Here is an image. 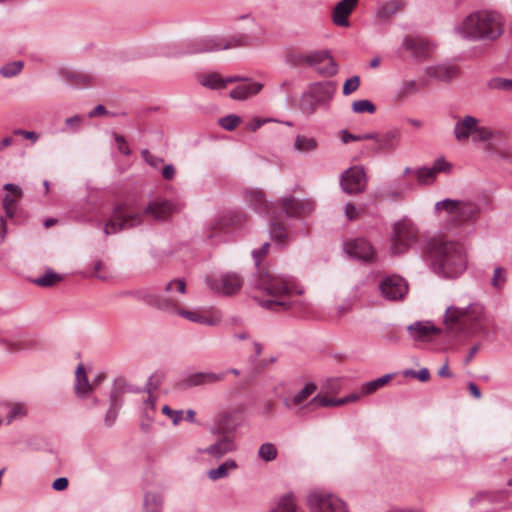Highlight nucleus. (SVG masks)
<instances>
[{
  "instance_id": "62",
  "label": "nucleus",
  "mask_w": 512,
  "mask_h": 512,
  "mask_svg": "<svg viewBox=\"0 0 512 512\" xmlns=\"http://www.w3.org/2000/svg\"><path fill=\"white\" fill-rule=\"evenodd\" d=\"M141 156L145 162L153 168H158L159 165L164 162L163 158L151 154L148 149H143L141 151Z\"/></svg>"
},
{
  "instance_id": "35",
  "label": "nucleus",
  "mask_w": 512,
  "mask_h": 512,
  "mask_svg": "<svg viewBox=\"0 0 512 512\" xmlns=\"http://www.w3.org/2000/svg\"><path fill=\"white\" fill-rule=\"evenodd\" d=\"M269 233L277 242L283 241L287 235L284 223L272 215L270 217Z\"/></svg>"
},
{
  "instance_id": "56",
  "label": "nucleus",
  "mask_w": 512,
  "mask_h": 512,
  "mask_svg": "<svg viewBox=\"0 0 512 512\" xmlns=\"http://www.w3.org/2000/svg\"><path fill=\"white\" fill-rule=\"evenodd\" d=\"M20 199L13 197L11 194L5 195L2 204L7 217L12 218L14 216L18 200Z\"/></svg>"
},
{
  "instance_id": "40",
  "label": "nucleus",
  "mask_w": 512,
  "mask_h": 512,
  "mask_svg": "<svg viewBox=\"0 0 512 512\" xmlns=\"http://www.w3.org/2000/svg\"><path fill=\"white\" fill-rule=\"evenodd\" d=\"M498 496L499 492L480 491L470 498L469 504L474 507L481 502L495 503L498 501Z\"/></svg>"
},
{
  "instance_id": "42",
  "label": "nucleus",
  "mask_w": 512,
  "mask_h": 512,
  "mask_svg": "<svg viewBox=\"0 0 512 512\" xmlns=\"http://www.w3.org/2000/svg\"><path fill=\"white\" fill-rule=\"evenodd\" d=\"M161 497L156 493H146L144 497L145 512H161Z\"/></svg>"
},
{
  "instance_id": "34",
  "label": "nucleus",
  "mask_w": 512,
  "mask_h": 512,
  "mask_svg": "<svg viewBox=\"0 0 512 512\" xmlns=\"http://www.w3.org/2000/svg\"><path fill=\"white\" fill-rule=\"evenodd\" d=\"M460 204H461L460 200H453L450 198H446L442 201L436 202L435 210H437V211L444 210L451 217L453 222L455 223Z\"/></svg>"
},
{
  "instance_id": "54",
  "label": "nucleus",
  "mask_w": 512,
  "mask_h": 512,
  "mask_svg": "<svg viewBox=\"0 0 512 512\" xmlns=\"http://www.w3.org/2000/svg\"><path fill=\"white\" fill-rule=\"evenodd\" d=\"M488 87L494 90L510 91L512 90V80L500 77L492 78L488 82Z\"/></svg>"
},
{
  "instance_id": "19",
  "label": "nucleus",
  "mask_w": 512,
  "mask_h": 512,
  "mask_svg": "<svg viewBox=\"0 0 512 512\" xmlns=\"http://www.w3.org/2000/svg\"><path fill=\"white\" fill-rule=\"evenodd\" d=\"M236 449L237 446L234 442L233 437L224 435L221 438H219L215 443L201 450V452L210 455L216 460H219L227 453L234 452Z\"/></svg>"
},
{
  "instance_id": "51",
  "label": "nucleus",
  "mask_w": 512,
  "mask_h": 512,
  "mask_svg": "<svg viewBox=\"0 0 512 512\" xmlns=\"http://www.w3.org/2000/svg\"><path fill=\"white\" fill-rule=\"evenodd\" d=\"M110 402H111V407L107 411L106 416H105V423L107 426H111L114 423V421L117 417V409L120 406V404H118V402H117L115 391H111V393H110Z\"/></svg>"
},
{
  "instance_id": "16",
  "label": "nucleus",
  "mask_w": 512,
  "mask_h": 512,
  "mask_svg": "<svg viewBox=\"0 0 512 512\" xmlns=\"http://www.w3.org/2000/svg\"><path fill=\"white\" fill-rule=\"evenodd\" d=\"M164 378L165 374L163 372H157L152 374L148 378V381L144 389L133 387L132 385L126 383L124 379H117L114 382V389L112 391L116 392V396L118 395V393H139L141 391H146L150 394L152 390L158 389Z\"/></svg>"
},
{
  "instance_id": "50",
  "label": "nucleus",
  "mask_w": 512,
  "mask_h": 512,
  "mask_svg": "<svg viewBox=\"0 0 512 512\" xmlns=\"http://www.w3.org/2000/svg\"><path fill=\"white\" fill-rule=\"evenodd\" d=\"M416 174H417L418 182L421 185H426V184L432 183V182H434V180L437 177V175L433 171L432 167H430V168L421 167V168L417 169Z\"/></svg>"
},
{
  "instance_id": "23",
  "label": "nucleus",
  "mask_w": 512,
  "mask_h": 512,
  "mask_svg": "<svg viewBox=\"0 0 512 512\" xmlns=\"http://www.w3.org/2000/svg\"><path fill=\"white\" fill-rule=\"evenodd\" d=\"M337 90V82L323 81L311 85L310 92L321 105L329 103Z\"/></svg>"
},
{
  "instance_id": "31",
  "label": "nucleus",
  "mask_w": 512,
  "mask_h": 512,
  "mask_svg": "<svg viewBox=\"0 0 512 512\" xmlns=\"http://www.w3.org/2000/svg\"><path fill=\"white\" fill-rule=\"evenodd\" d=\"M238 468V464L235 460L229 459L220 464L217 468L210 469L208 471V478L212 481L226 478L230 471Z\"/></svg>"
},
{
  "instance_id": "49",
  "label": "nucleus",
  "mask_w": 512,
  "mask_h": 512,
  "mask_svg": "<svg viewBox=\"0 0 512 512\" xmlns=\"http://www.w3.org/2000/svg\"><path fill=\"white\" fill-rule=\"evenodd\" d=\"M492 137H493V131L490 128L484 127V126H478V124H476L473 135H472L473 142H486V141L491 140Z\"/></svg>"
},
{
  "instance_id": "47",
  "label": "nucleus",
  "mask_w": 512,
  "mask_h": 512,
  "mask_svg": "<svg viewBox=\"0 0 512 512\" xmlns=\"http://www.w3.org/2000/svg\"><path fill=\"white\" fill-rule=\"evenodd\" d=\"M331 54L328 50L312 51L306 55V63L315 67L330 58Z\"/></svg>"
},
{
  "instance_id": "61",
  "label": "nucleus",
  "mask_w": 512,
  "mask_h": 512,
  "mask_svg": "<svg viewBox=\"0 0 512 512\" xmlns=\"http://www.w3.org/2000/svg\"><path fill=\"white\" fill-rule=\"evenodd\" d=\"M93 276L102 281H107L112 277L110 272L104 267L102 261H97L94 264Z\"/></svg>"
},
{
  "instance_id": "33",
  "label": "nucleus",
  "mask_w": 512,
  "mask_h": 512,
  "mask_svg": "<svg viewBox=\"0 0 512 512\" xmlns=\"http://www.w3.org/2000/svg\"><path fill=\"white\" fill-rule=\"evenodd\" d=\"M405 2L402 0H389L382 4L377 15L381 19H388L395 15L398 11L404 9Z\"/></svg>"
},
{
  "instance_id": "17",
  "label": "nucleus",
  "mask_w": 512,
  "mask_h": 512,
  "mask_svg": "<svg viewBox=\"0 0 512 512\" xmlns=\"http://www.w3.org/2000/svg\"><path fill=\"white\" fill-rule=\"evenodd\" d=\"M245 405H238L236 408L224 412L219 416L218 424L224 432H234L243 423Z\"/></svg>"
},
{
  "instance_id": "36",
  "label": "nucleus",
  "mask_w": 512,
  "mask_h": 512,
  "mask_svg": "<svg viewBox=\"0 0 512 512\" xmlns=\"http://www.w3.org/2000/svg\"><path fill=\"white\" fill-rule=\"evenodd\" d=\"M320 105L321 103H318V100L311 94L310 91L308 93H304L300 98V110L305 115L310 116L314 114Z\"/></svg>"
},
{
  "instance_id": "24",
  "label": "nucleus",
  "mask_w": 512,
  "mask_h": 512,
  "mask_svg": "<svg viewBox=\"0 0 512 512\" xmlns=\"http://www.w3.org/2000/svg\"><path fill=\"white\" fill-rule=\"evenodd\" d=\"M403 47L412 52L418 60H425L432 51V45L423 39L406 37L403 40Z\"/></svg>"
},
{
  "instance_id": "1",
  "label": "nucleus",
  "mask_w": 512,
  "mask_h": 512,
  "mask_svg": "<svg viewBox=\"0 0 512 512\" xmlns=\"http://www.w3.org/2000/svg\"><path fill=\"white\" fill-rule=\"evenodd\" d=\"M426 254L433 271L446 278H455L466 269V255L461 244L443 237H432L426 242Z\"/></svg>"
},
{
  "instance_id": "30",
  "label": "nucleus",
  "mask_w": 512,
  "mask_h": 512,
  "mask_svg": "<svg viewBox=\"0 0 512 512\" xmlns=\"http://www.w3.org/2000/svg\"><path fill=\"white\" fill-rule=\"evenodd\" d=\"M63 78L73 86L89 85L93 77L85 72L64 69L61 71Z\"/></svg>"
},
{
  "instance_id": "41",
  "label": "nucleus",
  "mask_w": 512,
  "mask_h": 512,
  "mask_svg": "<svg viewBox=\"0 0 512 512\" xmlns=\"http://www.w3.org/2000/svg\"><path fill=\"white\" fill-rule=\"evenodd\" d=\"M200 83L204 87L212 90L225 88L224 78H222L218 73H211L204 76Z\"/></svg>"
},
{
  "instance_id": "60",
  "label": "nucleus",
  "mask_w": 512,
  "mask_h": 512,
  "mask_svg": "<svg viewBox=\"0 0 512 512\" xmlns=\"http://www.w3.org/2000/svg\"><path fill=\"white\" fill-rule=\"evenodd\" d=\"M419 91L418 85L414 80L404 81L399 88V95L406 97L410 94H415Z\"/></svg>"
},
{
  "instance_id": "27",
  "label": "nucleus",
  "mask_w": 512,
  "mask_h": 512,
  "mask_svg": "<svg viewBox=\"0 0 512 512\" xmlns=\"http://www.w3.org/2000/svg\"><path fill=\"white\" fill-rule=\"evenodd\" d=\"M427 76L442 82H448L457 75V68L451 65H434L425 69Z\"/></svg>"
},
{
  "instance_id": "37",
  "label": "nucleus",
  "mask_w": 512,
  "mask_h": 512,
  "mask_svg": "<svg viewBox=\"0 0 512 512\" xmlns=\"http://www.w3.org/2000/svg\"><path fill=\"white\" fill-rule=\"evenodd\" d=\"M62 280L63 277L60 274L54 272L52 269H47L45 274L37 279H34L33 283L39 287H52Z\"/></svg>"
},
{
  "instance_id": "15",
  "label": "nucleus",
  "mask_w": 512,
  "mask_h": 512,
  "mask_svg": "<svg viewBox=\"0 0 512 512\" xmlns=\"http://www.w3.org/2000/svg\"><path fill=\"white\" fill-rule=\"evenodd\" d=\"M281 206L288 217L307 216L314 210V203L312 201L297 199L294 196L284 197L281 200Z\"/></svg>"
},
{
  "instance_id": "25",
  "label": "nucleus",
  "mask_w": 512,
  "mask_h": 512,
  "mask_svg": "<svg viewBox=\"0 0 512 512\" xmlns=\"http://www.w3.org/2000/svg\"><path fill=\"white\" fill-rule=\"evenodd\" d=\"M478 122L479 120L471 115H466L463 119L458 120L454 126L455 138L460 142L467 141L473 135Z\"/></svg>"
},
{
  "instance_id": "7",
  "label": "nucleus",
  "mask_w": 512,
  "mask_h": 512,
  "mask_svg": "<svg viewBox=\"0 0 512 512\" xmlns=\"http://www.w3.org/2000/svg\"><path fill=\"white\" fill-rule=\"evenodd\" d=\"M121 295L132 297L138 301H142L148 306L165 312H174L176 310V302L173 298L160 294L153 287L124 291Z\"/></svg>"
},
{
  "instance_id": "59",
  "label": "nucleus",
  "mask_w": 512,
  "mask_h": 512,
  "mask_svg": "<svg viewBox=\"0 0 512 512\" xmlns=\"http://www.w3.org/2000/svg\"><path fill=\"white\" fill-rule=\"evenodd\" d=\"M41 346V340L36 337H30L18 342L17 350H33Z\"/></svg>"
},
{
  "instance_id": "43",
  "label": "nucleus",
  "mask_w": 512,
  "mask_h": 512,
  "mask_svg": "<svg viewBox=\"0 0 512 512\" xmlns=\"http://www.w3.org/2000/svg\"><path fill=\"white\" fill-rule=\"evenodd\" d=\"M294 147L300 152L313 151L317 147V141L314 138L298 135L295 139Z\"/></svg>"
},
{
  "instance_id": "6",
  "label": "nucleus",
  "mask_w": 512,
  "mask_h": 512,
  "mask_svg": "<svg viewBox=\"0 0 512 512\" xmlns=\"http://www.w3.org/2000/svg\"><path fill=\"white\" fill-rule=\"evenodd\" d=\"M418 239L416 226L408 219H402L393 226L391 250L394 254L406 252Z\"/></svg>"
},
{
  "instance_id": "58",
  "label": "nucleus",
  "mask_w": 512,
  "mask_h": 512,
  "mask_svg": "<svg viewBox=\"0 0 512 512\" xmlns=\"http://www.w3.org/2000/svg\"><path fill=\"white\" fill-rule=\"evenodd\" d=\"M359 85H360V77L359 76L355 75V76L348 78L343 84V89H342L343 95L347 96V95L352 94L359 88Z\"/></svg>"
},
{
  "instance_id": "45",
  "label": "nucleus",
  "mask_w": 512,
  "mask_h": 512,
  "mask_svg": "<svg viewBox=\"0 0 512 512\" xmlns=\"http://www.w3.org/2000/svg\"><path fill=\"white\" fill-rule=\"evenodd\" d=\"M258 303L261 307L272 311L288 310L291 307V302L280 299L259 300Z\"/></svg>"
},
{
  "instance_id": "32",
  "label": "nucleus",
  "mask_w": 512,
  "mask_h": 512,
  "mask_svg": "<svg viewBox=\"0 0 512 512\" xmlns=\"http://www.w3.org/2000/svg\"><path fill=\"white\" fill-rule=\"evenodd\" d=\"M173 300L176 302V310L173 313H176L189 321L200 323V324H206L209 326H213L215 324V321L211 318L205 317L201 315L197 311H191V310H185V309H179V302L173 298Z\"/></svg>"
},
{
  "instance_id": "22",
  "label": "nucleus",
  "mask_w": 512,
  "mask_h": 512,
  "mask_svg": "<svg viewBox=\"0 0 512 512\" xmlns=\"http://www.w3.org/2000/svg\"><path fill=\"white\" fill-rule=\"evenodd\" d=\"M407 331L412 339L415 341L429 340L430 335H438L441 330L434 326L431 322H415L407 327Z\"/></svg>"
},
{
  "instance_id": "5",
  "label": "nucleus",
  "mask_w": 512,
  "mask_h": 512,
  "mask_svg": "<svg viewBox=\"0 0 512 512\" xmlns=\"http://www.w3.org/2000/svg\"><path fill=\"white\" fill-rule=\"evenodd\" d=\"M483 314V307L479 304H469L465 308L450 306L446 309L444 324L447 327L460 325L462 328L470 325L474 329H477L481 327Z\"/></svg>"
},
{
  "instance_id": "28",
  "label": "nucleus",
  "mask_w": 512,
  "mask_h": 512,
  "mask_svg": "<svg viewBox=\"0 0 512 512\" xmlns=\"http://www.w3.org/2000/svg\"><path fill=\"white\" fill-rule=\"evenodd\" d=\"M75 393L78 397L84 398L92 391V385L89 383L83 364L77 366L75 372Z\"/></svg>"
},
{
  "instance_id": "44",
  "label": "nucleus",
  "mask_w": 512,
  "mask_h": 512,
  "mask_svg": "<svg viewBox=\"0 0 512 512\" xmlns=\"http://www.w3.org/2000/svg\"><path fill=\"white\" fill-rule=\"evenodd\" d=\"M278 455L277 448L272 443H263L258 449V456L266 462H270L276 459Z\"/></svg>"
},
{
  "instance_id": "53",
  "label": "nucleus",
  "mask_w": 512,
  "mask_h": 512,
  "mask_svg": "<svg viewBox=\"0 0 512 512\" xmlns=\"http://www.w3.org/2000/svg\"><path fill=\"white\" fill-rule=\"evenodd\" d=\"M218 123L223 129L232 131L241 123V118L237 115L230 114L220 118Z\"/></svg>"
},
{
  "instance_id": "13",
  "label": "nucleus",
  "mask_w": 512,
  "mask_h": 512,
  "mask_svg": "<svg viewBox=\"0 0 512 512\" xmlns=\"http://www.w3.org/2000/svg\"><path fill=\"white\" fill-rule=\"evenodd\" d=\"M226 377V373H213V372H196L187 375L182 379L177 387L181 390L190 389L197 386L212 385L222 381Z\"/></svg>"
},
{
  "instance_id": "52",
  "label": "nucleus",
  "mask_w": 512,
  "mask_h": 512,
  "mask_svg": "<svg viewBox=\"0 0 512 512\" xmlns=\"http://www.w3.org/2000/svg\"><path fill=\"white\" fill-rule=\"evenodd\" d=\"M352 110L354 113H374L376 106L370 100H356L352 103Z\"/></svg>"
},
{
  "instance_id": "9",
  "label": "nucleus",
  "mask_w": 512,
  "mask_h": 512,
  "mask_svg": "<svg viewBox=\"0 0 512 512\" xmlns=\"http://www.w3.org/2000/svg\"><path fill=\"white\" fill-rule=\"evenodd\" d=\"M244 220L245 216L239 212H225L209 223L207 237L213 239L217 237L219 233H226L230 228L240 226Z\"/></svg>"
},
{
  "instance_id": "48",
  "label": "nucleus",
  "mask_w": 512,
  "mask_h": 512,
  "mask_svg": "<svg viewBox=\"0 0 512 512\" xmlns=\"http://www.w3.org/2000/svg\"><path fill=\"white\" fill-rule=\"evenodd\" d=\"M248 37L246 35H238L232 36L229 39H225L221 37V43L225 45V47H221L222 50H227L235 47H242L248 45Z\"/></svg>"
},
{
  "instance_id": "57",
  "label": "nucleus",
  "mask_w": 512,
  "mask_h": 512,
  "mask_svg": "<svg viewBox=\"0 0 512 512\" xmlns=\"http://www.w3.org/2000/svg\"><path fill=\"white\" fill-rule=\"evenodd\" d=\"M308 406L312 409L317 407H333L334 399L318 394L308 402Z\"/></svg>"
},
{
  "instance_id": "55",
  "label": "nucleus",
  "mask_w": 512,
  "mask_h": 512,
  "mask_svg": "<svg viewBox=\"0 0 512 512\" xmlns=\"http://www.w3.org/2000/svg\"><path fill=\"white\" fill-rule=\"evenodd\" d=\"M327 60H329V63L323 67H317L316 71L319 75L323 77H333L338 72V65L332 56H330V58H328Z\"/></svg>"
},
{
  "instance_id": "3",
  "label": "nucleus",
  "mask_w": 512,
  "mask_h": 512,
  "mask_svg": "<svg viewBox=\"0 0 512 512\" xmlns=\"http://www.w3.org/2000/svg\"><path fill=\"white\" fill-rule=\"evenodd\" d=\"M460 35L468 40H495L503 33V20L494 11H477L468 15L457 28Z\"/></svg>"
},
{
  "instance_id": "46",
  "label": "nucleus",
  "mask_w": 512,
  "mask_h": 512,
  "mask_svg": "<svg viewBox=\"0 0 512 512\" xmlns=\"http://www.w3.org/2000/svg\"><path fill=\"white\" fill-rule=\"evenodd\" d=\"M24 63L22 61H13L3 65L0 68V75L4 78H11L18 75L23 69Z\"/></svg>"
},
{
  "instance_id": "39",
  "label": "nucleus",
  "mask_w": 512,
  "mask_h": 512,
  "mask_svg": "<svg viewBox=\"0 0 512 512\" xmlns=\"http://www.w3.org/2000/svg\"><path fill=\"white\" fill-rule=\"evenodd\" d=\"M271 512H303L298 510L295 505L294 496L291 493L284 495L278 502V505Z\"/></svg>"
},
{
  "instance_id": "14",
  "label": "nucleus",
  "mask_w": 512,
  "mask_h": 512,
  "mask_svg": "<svg viewBox=\"0 0 512 512\" xmlns=\"http://www.w3.org/2000/svg\"><path fill=\"white\" fill-rule=\"evenodd\" d=\"M344 250L351 258L364 262H371L375 257V252L372 245L363 238H357L346 242L344 245Z\"/></svg>"
},
{
  "instance_id": "63",
  "label": "nucleus",
  "mask_w": 512,
  "mask_h": 512,
  "mask_svg": "<svg viewBox=\"0 0 512 512\" xmlns=\"http://www.w3.org/2000/svg\"><path fill=\"white\" fill-rule=\"evenodd\" d=\"M433 171L438 175L441 172L449 173L452 169V165L447 162L443 157L437 158L432 165Z\"/></svg>"
},
{
  "instance_id": "12",
  "label": "nucleus",
  "mask_w": 512,
  "mask_h": 512,
  "mask_svg": "<svg viewBox=\"0 0 512 512\" xmlns=\"http://www.w3.org/2000/svg\"><path fill=\"white\" fill-rule=\"evenodd\" d=\"M379 287L382 295L390 301L401 300L408 292L406 281L396 275L385 277Z\"/></svg>"
},
{
  "instance_id": "20",
  "label": "nucleus",
  "mask_w": 512,
  "mask_h": 512,
  "mask_svg": "<svg viewBox=\"0 0 512 512\" xmlns=\"http://www.w3.org/2000/svg\"><path fill=\"white\" fill-rule=\"evenodd\" d=\"M221 47H225L221 43V37H206L192 41L189 46L187 53L198 54V53H209L222 50Z\"/></svg>"
},
{
  "instance_id": "26",
  "label": "nucleus",
  "mask_w": 512,
  "mask_h": 512,
  "mask_svg": "<svg viewBox=\"0 0 512 512\" xmlns=\"http://www.w3.org/2000/svg\"><path fill=\"white\" fill-rule=\"evenodd\" d=\"M401 131L398 128L379 133L377 151H394L400 142Z\"/></svg>"
},
{
  "instance_id": "18",
  "label": "nucleus",
  "mask_w": 512,
  "mask_h": 512,
  "mask_svg": "<svg viewBox=\"0 0 512 512\" xmlns=\"http://www.w3.org/2000/svg\"><path fill=\"white\" fill-rule=\"evenodd\" d=\"M317 385L314 382H308L300 391H298L293 397L285 398L283 400V405L287 409H292L293 407L298 408L297 414H300L305 408H309L308 403L304 404L307 399L316 392ZM310 409H312L310 407Z\"/></svg>"
},
{
  "instance_id": "8",
  "label": "nucleus",
  "mask_w": 512,
  "mask_h": 512,
  "mask_svg": "<svg viewBox=\"0 0 512 512\" xmlns=\"http://www.w3.org/2000/svg\"><path fill=\"white\" fill-rule=\"evenodd\" d=\"M306 500L311 512H348L347 505L342 499L326 491H311Z\"/></svg>"
},
{
  "instance_id": "4",
  "label": "nucleus",
  "mask_w": 512,
  "mask_h": 512,
  "mask_svg": "<svg viewBox=\"0 0 512 512\" xmlns=\"http://www.w3.org/2000/svg\"><path fill=\"white\" fill-rule=\"evenodd\" d=\"M251 285L273 297H282L293 292L295 284L291 277L276 275L268 270L258 269Z\"/></svg>"
},
{
  "instance_id": "11",
  "label": "nucleus",
  "mask_w": 512,
  "mask_h": 512,
  "mask_svg": "<svg viewBox=\"0 0 512 512\" xmlns=\"http://www.w3.org/2000/svg\"><path fill=\"white\" fill-rule=\"evenodd\" d=\"M207 284L215 292H220L224 295H233L241 289L243 280L237 273L227 272L223 274L220 279L208 278Z\"/></svg>"
},
{
  "instance_id": "64",
  "label": "nucleus",
  "mask_w": 512,
  "mask_h": 512,
  "mask_svg": "<svg viewBox=\"0 0 512 512\" xmlns=\"http://www.w3.org/2000/svg\"><path fill=\"white\" fill-rule=\"evenodd\" d=\"M162 413L170 417L174 425H177L183 418L182 410H173L168 405L162 407Z\"/></svg>"
},
{
  "instance_id": "2",
  "label": "nucleus",
  "mask_w": 512,
  "mask_h": 512,
  "mask_svg": "<svg viewBox=\"0 0 512 512\" xmlns=\"http://www.w3.org/2000/svg\"><path fill=\"white\" fill-rule=\"evenodd\" d=\"M174 211V205L168 200H155L150 202L143 213H131L124 204L114 207L110 219L104 227L105 235L118 233L133 228L142 222L143 215H150L154 220L163 221Z\"/></svg>"
},
{
  "instance_id": "10",
  "label": "nucleus",
  "mask_w": 512,
  "mask_h": 512,
  "mask_svg": "<svg viewBox=\"0 0 512 512\" xmlns=\"http://www.w3.org/2000/svg\"><path fill=\"white\" fill-rule=\"evenodd\" d=\"M341 187L347 194H358L365 190L366 175L363 167L347 169L340 180Z\"/></svg>"
},
{
  "instance_id": "38",
  "label": "nucleus",
  "mask_w": 512,
  "mask_h": 512,
  "mask_svg": "<svg viewBox=\"0 0 512 512\" xmlns=\"http://www.w3.org/2000/svg\"><path fill=\"white\" fill-rule=\"evenodd\" d=\"M393 375L394 374H385L375 380L364 383L361 387V393L363 395H367L375 392L388 383L389 380L392 379Z\"/></svg>"
},
{
  "instance_id": "21",
  "label": "nucleus",
  "mask_w": 512,
  "mask_h": 512,
  "mask_svg": "<svg viewBox=\"0 0 512 512\" xmlns=\"http://www.w3.org/2000/svg\"><path fill=\"white\" fill-rule=\"evenodd\" d=\"M358 0H340L333 9L332 21L340 27H349V15L357 6Z\"/></svg>"
},
{
  "instance_id": "29",
  "label": "nucleus",
  "mask_w": 512,
  "mask_h": 512,
  "mask_svg": "<svg viewBox=\"0 0 512 512\" xmlns=\"http://www.w3.org/2000/svg\"><path fill=\"white\" fill-rule=\"evenodd\" d=\"M478 213L479 209L475 204L461 201L455 225L475 221Z\"/></svg>"
}]
</instances>
